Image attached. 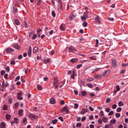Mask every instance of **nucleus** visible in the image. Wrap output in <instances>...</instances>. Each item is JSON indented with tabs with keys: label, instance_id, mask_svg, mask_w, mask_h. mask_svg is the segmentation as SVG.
<instances>
[{
	"label": "nucleus",
	"instance_id": "obj_26",
	"mask_svg": "<svg viewBox=\"0 0 128 128\" xmlns=\"http://www.w3.org/2000/svg\"><path fill=\"white\" fill-rule=\"evenodd\" d=\"M88 12L87 11H86L83 14V16H84L86 17V18L88 17Z\"/></svg>",
	"mask_w": 128,
	"mask_h": 128
},
{
	"label": "nucleus",
	"instance_id": "obj_45",
	"mask_svg": "<svg viewBox=\"0 0 128 128\" xmlns=\"http://www.w3.org/2000/svg\"><path fill=\"white\" fill-rule=\"evenodd\" d=\"M102 120L104 122H106L107 121V119L106 118H104L102 119Z\"/></svg>",
	"mask_w": 128,
	"mask_h": 128
},
{
	"label": "nucleus",
	"instance_id": "obj_43",
	"mask_svg": "<svg viewBox=\"0 0 128 128\" xmlns=\"http://www.w3.org/2000/svg\"><path fill=\"white\" fill-rule=\"evenodd\" d=\"M93 78H88L87 80V81L88 82H89L93 81Z\"/></svg>",
	"mask_w": 128,
	"mask_h": 128
},
{
	"label": "nucleus",
	"instance_id": "obj_1",
	"mask_svg": "<svg viewBox=\"0 0 128 128\" xmlns=\"http://www.w3.org/2000/svg\"><path fill=\"white\" fill-rule=\"evenodd\" d=\"M68 52H69L74 53L76 50V49L73 46H71L68 47Z\"/></svg>",
	"mask_w": 128,
	"mask_h": 128
},
{
	"label": "nucleus",
	"instance_id": "obj_16",
	"mask_svg": "<svg viewBox=\"0 0 128 128\" xmlns=\"http://www.w3.org/2000/svg\"><path fill=\"white\" fill-rule=\"evenodd\" d=\"M0 127L1 128H5V123L4 122H1Z\"/></svg>",
	"mask_w": 128,
	"mask_h": 128
},
{
	"label": "nucleus",
	"instance_id": "obj_4",
	"mask_svg": "<svg viewBox=\"0 0 128 128\" xmlns=\"http://www.w3.org/2000/svg\"><path fill=\"white\" fill-rule=\"evenodd\" d=\"M95 22L98 24H100L101 21L100 17L98 16H97L95 18Z\"/></svg>",
	"mask_w": 128,
	"mask_h": 128
},
{
	"label": "nucleus",
	"instance_id": "obj_29",
	"mask_svg": "<svg viewBox=\"0 0 128 128\" xmlns=\"http://www.w3.org/2000/svg\"><path fill=\"white\" fill-rule=\"evenodd\" d=\"M81 94L83 96H85L86 94V92L84 91H83L81 92Z\"/></svg>",
	"mask_w": 128,
	"mask_h": 128
},
{
	"label": "nucleus",
	"instance_id": "obj_50",
	"mask_svg": "<svg viewBox=\"0 0 128 128\" xmlns=\"http://www.w3.org/2000/svg\"><path fill=\"white\" fill-rule=\"evenodd\" d=\"M116 118H118L120 116V114L119 113H116Z\"/></svg>",
	"mask_w": 128,
	"mask_h": 128
},
{
	"label": "nucleus",
	"instance_id": "obj_21",
	"mask_svg": "<svg viewBox=\"0 0 128 128\" xmlns=\"http://www.w3.org/2000/svg\"><path fill=\"white\" fill-rule=\"evenodd\" d=\"M14 47L16 49L18 50L20 48V46L19 45L17 44H16L14 45Z\"/></svg>",
	"mask_w": 128,
	"mask_h": 128
},
{
	"label": "nucleus",
	"instance_id": "obj_57",
	"mask_svg": "<svg viewBox=\"0 0 128 128\" xmlns=\"http://www.w3.org/2000/svg\"><path fill=\"white\" fill-rule=\"evenodd\" d=\"M58 118L60 120L61 122H63V119L62 117L59 116L58 117Z\"/></svg>",
	"mask_w": 128,
	"mask_h": 128
},
{
	"label": "nucleus",
	"instance_id": "obj_9",
	"mask_svg": "<svg viewBox=\"0 0 128 128\" xmlns=\"http://www.w3.org/2000/svg\"><path fill=\"white\" fill-rule=\"evenodd\" d=\"M22 94L21 92H19L17 94V98L19 100H22L23 99V98L21 96Z\"/></svg>",
	"mask_w": 128,
	"mask_h": 128
},
{
	"label": "nucleus",
	"instance_id": "obj_35",
	"mask_svg": "<svg viewBox=\"0 0 128 128\" xmlns=\"http://www.w3.org/2000/svg\"><path fill=\"white\" fill-rule=\"evenodd\" d=\"M24 27L25 28H28V24H27V23L25 22H24Z\"/></svg>",
	"mask_w": 128,
	"mask_h": 128
},
{
	"label": "nucleus",
	"instance_id": "obj_30",
	"mask_svg": "<svg viewBox=\"0 0 128 128\" xmlns=\"http://www.w3.org/2000/svg\"><path fill=\"white\" fill-rule=\"evenodd\" d=\"M88 25V23L87 22H84L82 24V26L84 27H86Z\"/></svg>",
	"mask_w": 128,
	"mask_h": 128
},
{
	"label": "nucleus",
	"instance_id": "obj_10",
	"mask_svg": "<svg viewBox=\"0 0 128 128\" xmlns=\"http://www.w3.org/2000/svg\"><path fill=\"white\" fill-rule=\"evenodd\" d=\"M32 51V47L31 46H30L29 47V49L28 52V54L29 57H30L31 55V53Z\"/></svg>",
	"mask_w": 128,
	"mask_h": 128
},
{
	"label": "nucleus",
	"instance_id": "obj_38",
	"mask_svg": "<svg viewBox=\"0 0 128 128\" xmlns=\"http://www.w3.org/2000/svg\"><path fill=\"white\" fill-rule=\"evenodd\" d=\"M52 15L53 17H55L56 16V14L55 13V12L54 11H52Z\"/></svg>",
	"mask_w": 128,
	"mask_h": 128
},
{
	"label": "nucleus",
	"instance_id": "obj_12",
	"mask_svg": "<svg viewBox=\"0 0 128 128\" xmlns=\"http://www.w3.org/2000/svg\"><path fill=\"white\" fill-rule=\"evenodd\" d=\"M78 58H76L72 59L70 61L73 63H75L77 62L78 60Z\"/></svg>",
	"mask_w": 128,
	"mask_h": 128
},
{
	"label": "nucleus",
	"instance_id": "obj_13",
	"mask_svg": "<svg viewBox=\"0 0 128 128\" xmlns=\"http://www.w3.org/2000/svg\"><path fill=\"white\" fill-rule=\"evenodd\" d=\"M65 24H62L60 26V30L62 31H64L65 30L64 27Z\"/></svg>",
	"mask_w": 128,
	"mask_h": 128
},
{
	"label": "nucleus",
	"instance_id": "obj_20",
	"mask_svg": "<svg viewBox=\"0 0 128 128\" xmlns=\"http://www.w3.org/2000/svg\"><path fill=\"white\" fill-rule=\"evenodd\" d=\"M14 120L15 123L16 124H18L19 122V119L17 118H14Z\"/></svg>",
	"mask_w": 128,
	"mask_h": 128
},
{
	"label": "nucleus",
	"instance_id": "obj_44",
	"mask_svg": "<svg viewBox=\"0 0 128 128\" xmlns=\"http://www.w3.org/2000/svg\"><path fill=\"white\" fill-rule=\"evenodd\" d=\"M34 34V31H32L31 32H29V36L30 37H31V36L33 34Z\"/></svg>",
	"mask_w": 128,
	"mask_h": 128
},
{
	"label": "nucleus",
	"instance_id": "obj_53",
	"mask_svg": "<svg viewBox=\"0 0 128 128\" xmlns=\"http://www.w3.org/2000/svg\"><path fill=\"white\" fill-rule=\"evenodd\" d=\"M37 35L36 34H34L32 37V40H34L35 39Z\"/></svg>",
	"mask_w": 128,
	"mask_h": 128
},
{
	"label": "nucleus",
	"instance_id": "obj_49",
	"mask_svg": "<svg viewBox=\"0 0 128 128\" xmlns=\"http://www.w3.org/2000/svg\"><path fill=\"white\" fill-rule=\"evenodd\" d=\"M122 110V108L120 107H118L117 108V112H120Z\"/></svg>",
	"mask_w": 128,
	"mask_h": 128
},
{
	"label": "nucleus",
	"instance_id": "obj_55",
	"mask_svg": "<svg viewBox=\"0 0 128 128\" xmlns=\"http://www.w3.org/2000/svg\"><path fill=\"white\" fill-rule=\"evenodd\" d=\"M122 66H123L126 67L128 66V63L126 64H122Z\"/></svg>",
	"mask_w": 128,
	"mask_h": 128
},
{
	"label": "nucleus",
	"instance_id": "obj_64",
	"mask_svg": "<svg viewBox=\"0 0 128 128\" xmlns=\"http://www.w3.org/2000/svg\"><path fill=\"white\" fill-rule=\"evenodd\" d=\"M110 108H107L106 109L105 111L107 112H108L110 111Z\"/></svg>",
	"mask_w": 128,
	"mask_h": 128
},
{
	"label": "nucleus",
	"instance_id": "obj_42",
	"mask_svg": "<svg viewBox=\"0 0 128 128\" xmlns=\"http://www.w3.org/2000/svg\"><path fill=\"white\" fill-rule=\"evenodd\" d=\"M74 108L75 109L77 108L78 107V104H77L75 103L74 104Z\"/></svg>",
	"mask_w": 128,
	"mask_h": 128
},
{
	"label": "nucleus",
	"instance_id": "obj_34",
	"mask_svg": "<svg viewBox=\"0 0 128 128\" xmlns=\"http://www.w3.org/2000/svg\"><path fill=\"white\" fill-rule=\"evenodd\" d=\"M87 86L90 88H92L93 87V85L90 83H88L87 84Z\"/></svg>",
	"mask_w": 128,
	"mask_h": 128
},
{
	"label": "nucleus",
	"instance_id": "obj_27",
	"mask_svg": "<svg viewBox=\"0 0 128 128\" xmlns=\"http://www.w3.org/2000/svg\"><path fill=\"white\" fill-rule=\"evenodd\" d=\"M65 82L64 81L61 82L60 83V84L59 87L60 88L62 87L64 84Z\"/></svg>",
	"mask_w": 128,
	"mask_h": 128
},
{
	"label": "nucleus",
	"instance_id": "obj_39",
	"mask_svg": "<svg viewBox=\"0 0 128 128\" xmlns=\"http://www.w3.org/2000/svg\"><path fill=\"white\" fill-rule=\"evenodd\" d=\"M9 86V84L7 82H6V84H5V85H4V86L2 87V88H4V87H7Z\"/></svg>",
	"mask_w": 128,
	"mask_h": 128
},
{
	"label": "nucleus",
	"instance_id": "obj_60",
	"mask_svg": "<svg viewBox=\"0 0 128 128\" xmlns=\"http://www.w3.org/2000/svg\"><path fill=\"white\" fill-rule=\"evenodd\" d=\"M22 54L19 55L18 57V60H20L22 59Z\"/></svg>",
	"mask_w": 128,
	"mask_h": 128
},
{
	"label": "nucleus",
	"instance_id": "obj_3",
	"mask_svg": "<svg viewBox=\"0 0 128 128\" xmlns=\"http://www.w3.org/2000/svg\"><path fill=\"white\" fill-rule=\"evenodd\" d=\"M5 51L7 53H10L14 52V50L10 47H8L6 48Z\"/></svg>",
	"mask_w": 128,
	"mask_h": 128
},
{
	"label": "nucleus",
	"instance_id": "obj_24",
	"mask_svg": "<svg viewBox=\"0 0 128 128\" xmlns=\"http://www.w3.org/2000/svg\"><path fill=\"white\" fill-rule=\"evenodd\" d=\"M95 78L96 79H100L102 78V77L101 76L96 75V76H95Z\"/></svg>",
	"mask_w": 128,
	"mask_h": 128
},
{
	"label": "nucleus",
	"instance_id": "obj_31",
	"mask_svg": "<svg viewBox=\"0 0 128 128\" xmlns=\"http://www.w3.org/2000/svg\"><path fill=\"white\" fill-rule=\"evenodd\" d=\"M118 105L119 106H123L124 105V104L121 102V101H120L118 103Z\"/></svg>",
	"mask_w": 128,
	"mask_h": 128
},
{
	"label": "nucleus",
	"instance_id": "obj_19",
	"mask_svg": "<svg viewBox=\"0 0 128 128\" xmlns=\"http://www.w3.org/2000/svg\"><path fill=\"white\" fill-rule=\"evenodd\" d=\"M68 106H65L61 110H60V111L61 112H62L64 111H65L66 110Z\"/></svg>",
	"mask_w": 128,
	"mask_h": 128
},
{
	"label": "nucleus",
	"instance_id": "obj_54",
	"mask_svg": "<svg viewBox=\"0 0 128 128\" xmlns=\"http://www.w3.org/2000/svg\"><path fill=\"white\" fill-rule=\"evenodd\" d=\"M18 102H16L14 104L15 107L16 108H17L18 107Z\"/></svg>",
	"mask_w": 128,
	"mask_h": 128
},
{
	"label": "nucleus",
	"instance_id": "obj_28",
	"mask_svg": "<svg viewBox=\"0 0 128 128\" xmlns=\"http://www.w3.org/2000/svg\"><path fill=\"white\" fill-rule=\"evenodd\" d=\"M58 122V120L56 119H55L54 120H53L52 121V124H56L57 122Z\"/></svg>",
	"mask_w": 128,
	"mask_h": 128
},
{
	"label": "nucleus",
	"instance_id": "obj_61",
	"mask_svg": "<svg viewBox=\"0 0 128 128\" xmlns=\"http://www.w3.org/2000/svg\"><path fill=\"white\" fill-rule=\"evenodd\" d=\"M65 104L64 101L63 100H62L60 101V105H63Z\"/></svg>",
	"mask_w": 128,
	"mask_h": 128
},
{
	"label": "nucleus",
	"instance_id": "obj_18",
	"mask_svg": "<svg viewBox=\"0 0 128 128\" xmlns=\"http://www.w3.org/2000/svg\"><path fill=\"white\" fill-rule=\"evenodd\" d=\"M23 110L22 109L19 110L18 111V114L20 116H22V115Z\"/></svg>",
	"mask_w": 128,
	"mask_h": 128
},
{
	"label": "nucleus",
	"instance_id": "obj_59",
	"mask_svg": "<svg viewBox=\"0 0 128 128\" xmlns=\"http://www.w3.org/2000/svg\"><path fill=\"white\" fill-rule=\"evenodd\" d=\"M114 112L112 111H110V112L108 114V115L109 116H111L112 115L114 114Z\"/></svg>",
	"mask_w": 128,
	"mask_h": 128
},
{
	"label": "nucleus",
	"instance_id": "obj_46",
	"mask_svg": "<svg viewBox=\"0 0 128 128\" xmlns=\"http://www.w3.org/2000/svg\"><path fill=\"white\" fill-rule=\"evenodd\" d=\"M81 18L82 20H86V19L87 18H86V17H85L84 16H82L81 17Z\"/></svg>",
	"mask_w": 128,
	"mask_h": 128
},
{
	"label": "nucleus",
	"instance_id": "obj_15",
	"mask_svg": "<svg viewBox=\"0 0 128 128\" xmlns=\"http://www.w3.org/2000/svg\"><path fill=\"white\" fill-rule=\"evenodd\" d=\"M55 100L53 98H52L50 99V103L51 104H54L55 102Z\"/></svg>",
	"mask_w": 128,
	"mask_h": 128
},
{
	"label": "nucleus",
	"instance_id": "obj_33",
	"mask_svg": "<svg viewBox=\"0 0 128 128\" xmlns=\"http://www.w3.org/2000/svg\"><path fill=\"white\" fill-rule=\"evenodd\" d=\"M8 107L6 105H4L3 107V110H7Z\"/></svg>",
	"mask_w": 128,
	"mask_h": 128
},
{
	"label": "nucleus",
	"instance_id": "obj_63",
	"mask_svg": "<svg viewBox=\"0 0 128 128\" xmlns=\"http://www.w3.org/2000/svg\"><path fill=\"white\" fill-rule=\"evenodd\" d=\"M112 108L113 109H115L117 107V105L116 104H115L112 106Z\"/></svg>",
	"mask_w": 128,
	"mask_h": 128
},
{
	"label": "nucleus",
	"instance_id": "obj_32",
	"mask_svg": "<svg viewBox=\"0 0 128 128\" xmlns=\"http://www.w3.org/2000/svg\"><path fill=\"white\" fill-rule=\"evenodd\" d=\"M13 9L14 12V13H16L18 10L17 8L16 7H13Z\"/></svg>",
	"mask_w": 128,
	"mask_h": 128
},
{
	"label": "nucleus",
	"instance_id": "obj_11",
	"mask_svg": "<svg viewBox=\"0 0 128 128\" xmlns=\"http://www.w3.org/2000/svg\"><path fill=\"white\" fill-rule=\"evenodd\" d=\"M88 108H84L82 110V111L80 112L81 114H84L88 111Z\"/></svg>",
	"mask_w": 128,
	"mask_h": 128
},
{
	"label": "nucleus",
	"instance_id": "obj_48",
	"mask_svg": "<svg viewBox=\"0 0 128 128\" xmlns=\"http://www.w3.org/2000/svg\"><path fill=\"white\" fill-rule=\"evenodd\" d=\"M20 76H18L16 77L14 80L15 82H16L18 80L20 79Z\"/></svg>",
	"mask_w": 128,
	"mask_h": 128
},
{
	"label": "nucleus",
	"instance_id": "obj_5",
	"mask_svg": "<svg viewBox=\"0 0 128 128\" xmlns=\"http://www.w3.org/2000/svg\"><path fill=\"white\" fill-rule=\"evenodd\" d=\"M53 86L54 87V88H57L58 87V82L56 80H54L53 81Z\"/></svg>",
	"mask_w": 128,
	"mask_h": 128
},
{
	"label": "nucleus",
	"instance_id": "obj_56",
	"mask_svg": "<svg viewBox=\"0 0 128 128\" xmlns=\"http://www.w3.org/2000/svg\"><path fill=\"white\" fill-rule=\"evenodd\" d=\"M10 64H11L14 65L16 64V62L12 60L11 61V62H10Z\"/></svg>",
	"mask_w": 128,
	"mask_h": 128
},
{
	"label": "nucleus",
	"instance_id": "obj_7",
	"mask_svg": "<svg viewBox=\"0 0 128 128\" xmlns=\"http://www.w3.org/2000/svg\"><path fill=\"white\" fill-rule=\"evenodd\" d=\"M110 72V70H109L104 72L102 74V76H104L108 74Z\"/></svg>",
	"mask_w": 128,
	"mask_h": 128
},
{
	"label": "nucleus",
	"instance_id": "obj_52",
	"mask_svg": "<svg viewBox=\"0 0 128 128\" xmlns=\"http://www.w3.org/2000/svg\"><path fill=\"white\" fill-rule=\"evenodd\" d=\"M116 90L118 91H119L120 90V87L118 85H117L116 86Z\"/></svg>",
	"mask_w": 128,
	"mask_h": 128
},
{
	"label": "nucleus",
	"instance_id": "obj_51",
	"mask_svg": "<svg viewBox=\"0 0 128 128\" xmlns=\"http://www.w3.org/2000/svg\"><path fill=\"white\" fill-rule=\"evenodd\" d=\"M90 58L91 60H96V58L95 56H92L90 57Z\"/></svg>",
	"mask_w": 128,
	"mask_h": 128
},
{
	"label": "nucleus",
	"instance_id": "obj_36",
	"mask_svg": "<svg viewBox=\"0 0 128 128\" xmlns=\"http://www.w3.org/2000/svg\"><path fill=\"white\" fill-rule=\"evenodd\" d=\"M116 120L115 119L112 120L110 121V122L113 124H115L116 122Z\"/></svg>",
	"mask_w": 128,
	"mask_h": 128
},
{
	"label": "nucleus",
	"instance_id": "obj_47",
	"mask_svg": "<svg viewBox=\"0 0 128 128\" xmlns=\"http://www.w3.org/2000/svg\"><path fill=\"white\" fill-rule=\"evenodd\" d=\"M73 74L71 75V78H72L73 79H74V76H75V74L74 73V71L73 72Z\"/></svg>",
	"mask_w": 128,
	"mask_h": 128
},
{
	"label": "nucleus",
	"instance_id": "obj_41",
	"mask_svg": "<svg viewBox=\"0 0 128 128\" xmlns=\"http://www.w3.org/2000/svg\"><path fill=\"white\" fill-rule=\"evenodd\" d=\"M96 44H95V47H97L98 45V40L96 39Z\"/></svg>",
	"mask_w": 128,
	"mask_h": 128
},
{
	"label": "nucleus",
	"instance_id": "obj_2",
	"mask_svg": "<svg viewBox=\"0 0 128 128\" xmlns=\"http://www.w3.org/2000/svg\"><path fill=\"white\" fill-rule=\"evenodd\" d=\"M28 116V118L31 120L37 119L38 117V116L31 113L29 114Z\"/></svg>",
	"mask_w": 128,
	"mask_h": 128
},
{
	"label": "nucleus",
	"instance_id": "obj_6",
	"mask_svg": "<svg viewBox=\"0 0 128 128\" xmlns=\"http://www.w3.org/2000/svg\"><path fill=\"white\" fill-rule=\"evenodd\" d=\"M76 17V15H74L73 13L70 14L69 16V18L70 20H72Z\"/></svg>",
	"mask_w": 128,
	"mask_h": 128
},
{
	"label": "nucleus",
	"instance_id": "obj_23",
	"mask_svg": "<svg viewBox=\"0 0 128 128\" xmlns=\"http://www.w3.org/2000/svg\"><path fill=\"white\" fill-rule=\"evenodd\" d=\"M10 118V115L7 114L6 115V118L7 120H9Z\"/></svg>",
	"mask_w": 128,
	"mask_h": 128
},
{
	"label": "nucleus",
	"instance_id": "obj_22",
	"mask_svg": "<svg viewBox=\"0 0 128 128\" xmlns=\"http://www.w3.org/2000/svg\"><path fill=\"white\" fill-rule=\"evenodd\" d=\"M38 47L37 46L34 47L33 50L34 52L35 53H36L38 51Z\"/></svg>",
	"mask_w": 128,
	"mask_h": 128
},
{
	"label": "nucleus",
	"instance_id": "obj_14",
	"mask_svg": "<svg viewBox=\"0 0 128 128\" xmlns=\"http://www.w3.org/2000/svg\"><path fill=\"white\" fill-rule=\"evenodd\" d=\"M112 62L113 67L114 68L116 67L117 66V64L116 63L115 60L114 59L112 60Z\"/></svg>",
	"mask_w": 128,
	"mask_h": 128
},
{
	"label": "nucleus",
	"instance_id": "obj_37",
	"mask_svg": "<svg viewBox=\"0 0 128 128\" xmlns=\"http://www.w3.org/2000/svg\"><path fill=\"white\" fill-rule=\"evenodd\" d=\"M82 125V124L81 123H77L76 124V126L77 127H79L81 126Z\"/></svg>",
	"mask_w": 128,
	"mask_h": 128
},
{
	"label": "nucleus",
	"instance_id": "obj_25",
	"mask_svg": "<svg viewBox=\"0 0 128 128\" xmlns=\"http://www.w3.org/2000/svg\"><path fill=\"white\" fill-rule=\"evenodd\" d=\"M43 61L44 63L46 64L50 62V60L49 58L47 60L44 59V60Z\"/></svg>",
	"mask_w": 128,
	"mask_h": 128
},
{
	"label": "nucleus",
	"instance_id": "obj_8",
	"mask_svg": "<svg viewBox=\"0 0 128 128\" xmlns=\"http://www.w3.org/2000/svg\"><path fill=\"white\" fill-rule=\"evenodd\" d=\"M58 2L60 4V8H58V10H62V1L61 0H57Z\"/></svg>",
	"mask_w": 128,
	"mask_h": 128
},
{
	"label": "nucleus",
	"instance_id": "obj_40",
	"mask_svg": "<svg viewBox=\"0 0 128 128\" xmlns=\"http://www.w3.org/2000/svg\"><path fill=\"white\" fill-rule=\"evenodd\" d=\"M37 88L39 90H41L42 89L41 86L40 85H38L37 86Z\"/></svg>",
	"mask_w": 128,
	"mask_h": 128
},
{
	"label": "nucleus",
	"instance_id": "obj_17",
	"mask_svg": "<svg viewBox=\"0 0 128 128\" xmlns=\"http://www.w3.org/2000/svg\"><path fill=\"white\" fill-rule=\"evenodd\" d=\"M14 23V24L17 25H18L20 24V22L17 19H16L15 20Z\"/></svg>",
	"mask_w": 128,
	"mask_h": 128
},
{
	"label": "nucleus",
	"instance_id": "obj_62",
	"mask_svg": "<svg viewBox=\"0 0 128 128\" xmlns=\"http://www.w3.org/2000/svg\"><path fill=\"white\" fill-rule=\"evenodd\" d=\"M98 122L100 124H101L102 123V122L101 118H100L98 120Z\"/></svg>",
	"mask_w": 128,
	"mask_h": 128
},
{
	"label": "nucleus",
	"instance_id": "obj_58",
	"mask_svg": "<svg viewBox=\"0 0 128 128\" xmlns=\"http://www.w3.org/2000/svg\"><path fill=\"white\" fill-rule=\"evenodd\" d=\"M5 72L4 70H2L1 72V74L2 75H3L5 73Z\"/></svg>",
	"mask_w": 128,
	"mask_h": 128
}]
</instances>
